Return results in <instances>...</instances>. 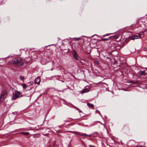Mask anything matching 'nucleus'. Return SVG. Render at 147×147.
<instances>
[{"instance_id":"1a4fd4ad","label":"nucleus","mask_w":147,"mask_h":147,"mask_svg":"<svg viewBox=\"0 0 147 147\" xmlns=\"http://www.w3.org/2000/svg\"><path fill=\"white\" fill-rule=\"evenodd\" d=\"M119 36V35L118 34H115L113 36H111L110 37H111V38L112 39H117L118 38Z\"/></svg>"},{"instance_id":"6ab92c4d","label":"nucleus","mask_w":147,"mask_h":147,"mask_svg":"<svg viewBox=\"0 0 147 147\" xmlns=\"http://www.w3.org/2000/svg\"><path fill=\"white\" fill-rule=\"evenodd\" d=\"M55 131L57 133H60L61 130H55Z\"/></svg>"},{"instance_id":"c85d7f7f","label":"nucleus","mask_w":147,"mask_h":147,"mask_svg":"<svg viewBox=\"0 0 147 147\" xmlns=\"http://www.w3.org/2000/svg\"><path fill=\"white\" fill-rule=\"evenodd\" d=\"M107 59H110V58H109V57H107Z\"/></svg>"},{"instance_id":"20e7f679","label":"nucleus","mask_w":147,"mask_h":147,"mask_svg":"<svg viewBox=\"0 0 147 147\" xmlns=\"http://www.w3.org/2000/svg\"><path fill=\"white\" fill-rule=\"evenodd\" d=\"M20 92L19 91H16L13 94V96L11 98V100H15L20 97Z\"/></svg>"},{"instance_id":"c756f323","label":"nucleus","mask_w":147,"mask_h":147,"mask_svg":"<svg viewBox=\"0 0 147 147\" xmlns=\"http://www.w3.org/2000/svg\"><path fill=\"white\" fill-rule=\"evenodd\" d=\"M89 146H92V145H89Z\"/></svg>"},{"instance_id":"393cba45","label":"nucleus","mask_w":147,"mask_h":147,"mask_svg":"<svg viewBox=\"0 0 147 147\" xmlns=\"http://www.w3.org/2000/svg\"><path fill=\"white\" fill-rule=\"evenodd\" d=\"M139 20H138V22H136V24H139Z\"/></svg>"},{"instance_id":"a211bd4d","label":"nucleus","mask_w":147,"mask_h":147,"mask_svg":"<svg viewBox=\"0 0 147 147\" xmlns=\"http://www.w3.org/2000/svg\"><path fill=\"white\" fill-rule=\"evenodd\" d=\"M92 135V134H90V135H87L86 134V135H85L86 136H87L88 137H90Z\"/></svg>"},{"instance_id":"f03ea898","label":"nucleus","mask_w":147,"mask_h":147,"mask_svg":"<svg viewBox=\"0 0 147 147\" xmlns=\"http://www.w3.org/2000/svg\"><path fill=\"white\" fill-rule=\"evenodd\" d=\"M144 36V32H141L139 33L133 35L130 37V38L132 40L139 39Z\"/></svg>"},{"instance_id":"f257e3e1","label":"nucleus","mask_w":147,"mask_h":147,"mask_svg":"<svg viewBox=\"0 0 147 147\" xmlns=\"http://www.w3.org/2000/svg\"><path fill=\"white\" fill-rule=\"evenodd\" d=\"M12 62L13 65L16 67L22 66L24 64L23 59L20 57L13 59Z\"/></svg>"},{"instance_id":"2f4dec72","label":"nucleus","mask_w":147,"mask_h":147,"mask_svg":"<svg viewBox=\"0 0 147 147\" xmlns=\"http://www.w3.org/2000/svg\"><path fill=\"white\" fill-rule=\"evenodd\" d=\"M146 70H147V67L146 68Z\"/></svg>"},{"instance_id":"f3484780","label":"nucleus","mask_w":147,"mask_h":147,"mask_svg":"<svg viewBox=\"0 0 147 147\" xmlns=\"http://www.w3.org/2000/svg\"><path fill=\"white\" fill-rule=\"evenodd\" d=\"M110 34H105L102 36V37H104L105 36H109Z\"/></svg>"},{"instance_id":"6e6552de","label":"nucleus","mask_w":147,"mask_h":147,"mask_svg":"<svg viewBox=\"0 0 147 147\" xmlns=\"http://www.w3.org/2000/svg\"><path fill=\"white\" fill-rule=\"evenodd\" d=\"M90 88H88L85 89H84L81 91V93L83 94L85 93L88 92L89 91Z\"/></svg>"},{"instance_id":"9d476101","label":"nucleus","mask_w":147,"mask_h":147,"mask_svg":"<svg viewBox=\"0 0 147 147\" xmlns=\"http://www.w3.org/2000/svg\"><path fill=\"white\" fill-rule=\"evenodd\" d=\"M111 37H109L108 38H102L100 40L101 41H107L109 40L111 38Z\"/></svg>"},{"instance_id":"39448f33","label":"nucleus","mask_w":147,"mask_h":147,"mask_svg":"<svg viewBox=\"0 0 147 147\" xmlns=\"http://www.w3.org/2000/svg\"><path fill=\"white\" fill-rule=\"evenodd\" d=\"M73 57L74 59L76 60H78V55L77 54L76 51L74 50L73 51Z\"/></svg>"},{"instance_id":"4468645a","label":"nucleus","mask_w":147,"mask_h":147,"mask_svg":"<svg viewBox=\"0 0 147 147\" xmlns=\"http://www.w3.org/2000/svg\"><path fill=\"white\" fill-rule=\"evenodd\" d=\"M20 79L21 80H23L24 79V77L22 76H20Z\"/></svg>"},{"instance_id":"7c9ffc66","label":"nucleus","mask_w":147,"mask_h":147,"mask_svg":"<svg viewBox=\"0 0 147 147\" xmlns=\"http://www.w3.org/2000/svg\"><path fill=\"white\" fill-rule=\"evenodd\" d=\"M105 84L107 85V84H106L105 83Z\"/></svg>"},{"instance_id":"4be33fe9","label":"nucleus","mask_w":147,"mask_h":147,"mask_svg":"<svg viewBox=\"0 0 147 147\" xmlns=\"http://www.w3.org/2000/svg\"><path fill=\"white\" fill-rule=\"evenodd\" d=\"M75 38V40H78L80 39L79 38Z\"/></svg>"},{"instance_id":"f8f14e48","label":"nucleus","mask_w":147,"mask_h":147,"mask_svg":"<svg viewBox=\"0 0 147 147\" xmlns=\"http://www.w3.org/2000/svg\"><path fill=\"white\" fill-rule=\"evenodd\" d=\"M87 105L89 107H91L92 108H93L94 107V105L93 104H91L89 102L87 103Z\"/></svg>"},{"instance_id":"0eeeda50","label":"nucleus","mask_w":147,"mask_h":147,"mask_svg":"<svg viewBox=\"0 0 147 147\" xmlns=\"http://www.w3.org/2000/svg\"><path fill=\"white\" fill-rule=\"evenodd\" d=\"M40 81L39 77H37L35 79L34 82L35 84H39Z\"/></svg>"},{"instance_id":"b1692460","label":"nucleus","mask_w":147,"mask_h":147,"mask_svg":"<svg viewBox=\"0 0 147 147\" xmlns=\"http://www.w3.org/2000/svg\"><path fill=\"white\" fill-rule=\"evenodd\" d=\"M55 90H56L57 91L59 92H61V90H57V89H55Z\"/></svg>"},{"instance_id":"a878e982","label":"nucleus","mask_w":147,"mask_h":147,"mask_svg":"<svg viewBox=\"0 0 147 147\" xmlns=\"http://www.w3.org/2000/svg\"><path fill=\"white\" fill-rule=\"evenodd\" d=\"M117 63V61L115 60V62H114V63L115 64H116Z\"/></svg>"},{"instance_id":"473e14b6","label":"nucleus","mask_w":147,"mask_h":147,"mask_svg":"<svg viewBox=\"0 0 147 147\" xmlns=\"http://www.w3.org/2000/svg\"><path fill=\"white\" fill-rule=\"evenodd\" d=\"M59 127H61V126H59Z\"/></svg>"},{"instance_id":"423d86ee","label":"nucleus","mask_w":147,"mask_h":147,"mask_svg":"<svg viewBox=\"0 0 147 147\" xmlns=\"http://www.w3.org/2000/svg\"><path fill=\"white\" fill-rule=\"evenodd\" d=\"M146 70H144L143 71H140L139 72V74L141 76L143 75H146L147 74V71H146Z\"/></svg>"},{"instance_id":"412c9836","label":"nucleus","mask_w":147,"mask_h":147,"mask_svg":"<svg viewBox=\"0 0 147 147\" xmlns=\"http://www.w3.org/2000/svg\"><path fill=\"white\" fill-rule=\"evenodd\" d=\"M128 82V83H134V84L136 83V82H132V81H130L129 82Z\"/></svg>"},{"instance_id":"5701e85b","label":"nucleus","mask_w":147,"mask_h":147,"mask_svg":"<svg viewBox=\"0 0 147 147\" xmlns=\"http://www.w3.org/2000/svg\"><path fill=\"white\" fill-rule=\"evenodd\" d=\"M96 112L99 114L100 113V112L97 110L96 111Z\"/></svg>"},{"instance_id":"9b49d317","label":"nucleus","mask_w":147,"mask_h":147,"mask_svg":"<svg viewBox=\"0 0 147 147\" xmlns=\"http://www.w3.org/2000/svg\"><path fill=\"white\" fill-rule=\"evenodd\" d=\"M20 134H23L24 135L27 136L29 134V133L28 132H21L20 133Z\"/></svg>"},{"instance_id":"bb28decb","label":"nucleus","mask_w":147,"mask_h":147,"mask_svg":"<svg viewBox=\"0 0 147 147\" xmlns=\"http://www.w3.org/2000/svg\"><path fill=\"white\" fill-rule=\"evenodd\" d=\"M23 95H20V97H23Z\"/></svg>"},{"instance_id":"cd10ccee","label":"nucleus","mask_w":147,"mask_h":147,"mask_svg":"<svg viewBox=\"0 0 147 147\" xmlns=\"http://www.w3.org/2000/svg\"><path fill=\"white\" fill-rule=\"evenodd\" d=\"M70 132H71V133H74V132H73V131H70Z\"/></svg>"},{"instance_id":"aec40b11","label":"nucleus","mask_w":147,"mask_h":147,"mask_svg":"<svg viewBox=\"0 0 147 147\" xmlns=\"http://www.w3.org/2000/svg\"><path fill=\"white\" fill-rule=\"evenodd\" d=\"M42 135H43L45 136H48V135H49V134L48 133H47V134H42Z\"/></svg>"},{"instance_id":"dca6fc26","label":"nucleus","mask_w":147,"mask_h":147,"mask_svg":"<svg viewBox=\"0 0 147 147\" xmlns=\"http://www.w3.org/2000/svg\"><path fill=\"white\" fill-rule=\"evenodd\" d=\"M26 85L25 84H24L22 85V87L24 89H25L26 88Z\"/></svg>"},{"instance_id":"2eb2a0df","label":"nucleus","mask_w":147,"mask_h":147,"mask_svg":"<svg viewBox=\"0 0 147 147\" xmlns=\"http://www.w3.org/2000/svg\"><path fill=\"white\" fill-rule=\"evenodd\" d=\"M79 135L82 136H85L86 135V133H80V134H78Z\"/></svg>"},{"instance_id":"7ed1b4c3","label":"nucleus","mask_w":147,"mask_h":147,"mask_svg":"<svg viewBox=\"0 0 147 147\" xmlns=\"http://www.w3.org/2000/svg\"><path fill=\"white\" fill-rule=\"evenodd\" d=\"M7 94V92L6 90H3L2 91L0 97V102L1 103L2 102L3 99L6 97Z\"/></svg>"},{"instance_id":"ddd939ff","label":"nucleus","mask_w":147,"mask_h":147,"mask_svg":"<svg viewBox=\"0 0 147 147\" xmlns=\"http://www.w3.org/2000/svg\"><path fill=\"white\" fill-rule=\"evenodd\" d=\"M74 108L75 109H76L78 111H79V112L82 113V111H81L78 108L76 107H74Z\"/></svg>"}]
</instances>
